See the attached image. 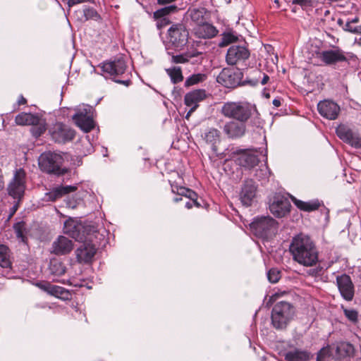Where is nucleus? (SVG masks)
Returning a JSON list of instances; mask_svg holds the SVG:
<instances>
[{"label":"nucleus","mask_w":361,"mask_h":361,"mask_svg":"<svg viewBox=\"0 0 361 361\" xmlns=\"http://www.w3.org/2000/svg\"><path fill=\"white\" fill-rule=\"evenodd\" d=\"M289 250L293 259L304 267L315 266L319 261V251L314 241L300 233L293 238Z\"/></svg>","instance_id":"1"},{"label":"nucleus","mask_w":361,"mask_h":361,"mask_svg":"<svg viewBox=\"0 0 361 361\" xmlns=\"http://www.w3.org/2000/svg\"><path fill=\"white\" fill-rule=\"evenodd\" d=\"M254 105L247 102H228L224 104L221 112L226 118H233L239 122H247L256 112Z\"/></svg>","instance_id":"2"},{"label":"nucleus","mask_w":361,"mask_h":361,"mask_svg":"<svg viewBox=\"0 0 361 361\" xmlns=\"http://www.w3.org/2000/svg\"><path fill=\"white\" fill-rule=\"evenodd\" d=\"M295 313L294 307L288 302H276L271 311V324L276 329H285L293 319Z\"/></svg>","instance_id":"3"},{"label":"nucleus","mask_w":361,"mask_h":361,"mask_svg":"<svg viewBox=\"0 0 361 361\" xmlns=\"http://www.w3.org/2000/svg\"><path fill=\"white\" fill-rule=\"evenodd\" d=\"M38 162L40 169L47 173L60 176L67 172V169L62 167L63 158L59 153H42L39 157Z\"/></svg>","instance_id":"4"},{"label":"nucleus","mask_w":361,"mask_h":361,"mask_svg":"<svg viewBox=\"0 0 361 361\" xmlns=\"http://www.w3.org/2000/svg\"><path fill=\"white\" fill-rule=\"evenodd\" d=\"M189 32L183 24H174L168 30V44L176 50H182L188 41Z\"/></svg>","instance_id":"5"},{"label":"nucleus","mask_w":361,"mask_h":361,"mask_svg":"<svg viewBox=\"0 0 361 361\" xmlns=\"http://www.w3.org/2000/svg\"><path fill=\"white\" fill-rule=\"evenodd\" d=\"M250 228L255 235L268 238L276 231L277 223L270 216L257 217L250 224Z\"/></svg>","instance_id":"6"},{"label":"nucleus","mask_w":361,"mask_h":361,"mask_svg":"<svg viewBox=\"0 0 361 361\" xmlns=\"http://www.w3.org/2000/svg\"><path fill=\"white\" fill-rule=\"evenodd\" d=\"M26 173L22 169H16L8 186V194L18 201L23 197L25 190Z\"/></svg>","instance_id":"7"},{"label":"nucleus","mask_w":361,"mask_h":361,"mask_svg":"<svg viewBox=\"0 0 361 361\" xmlns=\"http://www.w3.org/2000/svg\"><path fill=\"white\" fill-rule=\"evenodd\" d=\"M51 138L58 143L71 141L75 137V131L66 125L56 123L49 130Z\"/></svg>","instance_id":"8"},{"label":"nucleus","mask_w":361,"mask_h":361,"mask_svg":"<svg viewBox=\"0 0 361 361\" xmlns=\"http://www.w3.org/2000/svg\"><path fill=\"white\" fill-rule=\"evenodd\" d=\"M216 80L226 87L233 88L240 83L241 73L231 68H224L217 76Z\"/></svg>","instance_id":"9"},{"label":"nucleus","mask_w":361,"mask_h":361,"mask_svg":"<svg viewBox=\"0 0 361 361\" xmlns=\"http://www.w3.org/2000/svg\"><path fill=\"white\" fill-rule=\"evenodd\" d=\"M99 67L104 74L115 78L123 74L126 70L127 66L125 60L122 58H119L114 61L104 62Z\"/></svg>","instance_id":"10"},{"label":"nucleus","mask_w":361,"mask_h":361,"mask_svg":"<svg viewBox=\"0 0 361 361\" xmlns=\"http://www.w3.org/2000/svg\"><path fill=\"white\" fill-rule=\"evenodd\" d=\"M336 135L343 142L355 148L361 147V137L357 133L353 132L348 126L341 124L336 130Z\"/></svg>","instance_id":"11"},{"label":"nucleus","mask_w":361,"mask_h":361,"mask_svg":"<svg viewBox=\"0 0 361 361\" xmlns=\"http://www.w3.org/2000/svg\"><path fill=\"white\" fill-rule=\"evenodd\" d=\"M249 56L250 51L245 47L233 45L228 49L226 59L229 65H235L245 61Z\"/></svg>","instance_id":"12"},{"label":"nucleus","mask_w":361,"mask_h":361,"mask_svg":"<svg viewBox=\"0 0 361 361\" xmlns=\"http://www.w3.org/2000/svg\"><path fill=\"white\" fill-rule=\"evenodd\" d=\"M336 283L341 296L347 301H351L354 297V285L350 277L342 274L336 277Z\"/></svg>","instance_id":"13"},{"label":"nucleus","mask_w":361,"mask_h":361,"mask_svg":"<svg viewBox=\"0 0 361 361\" xmlns=\"http://www.w3.org/2000/svg\"><path fill=\"white\" fill-rule=\"evenodd\" d=\"M319 54L321 61L326 65L329 66L334 65L339 62L347 61L348 59L344 51L338 47L322 51Z\"/></svg>","instance_id":"14"},{"label":"nucleus","mask_w":361,"mask_h":361,"mask_svg":"<svg viewBox=\"0 0 361 361\" xmlns=\"http://www.w3.org/2000/svg\"><path fill=\"white\" fill-rule=\"evenodd\" d=\"M288 200L281 195H276L269 205L270 212L276 217H283L290 211Z\"/></svg>","instance_id":"15"},{"label":"nucleus","mask_w":361,"mask_h":361,"mask_svg":"<svg viewBox=\"0 0 361 361\" xmlns=\"http://www.w3.org/2000/svg\"><path fill=\"white\" fill-rule=\"evenodd\" d=\"M317 109L323 117L329 120L336 119L340 112L339 106L331 100L319 102L317 104Z\"/></svg>","instance_id":"16"},{"label":"nucleus","mask_w":361,"mask_h":361,"mask_svg":"<svg viewBox=\"0 0 361 361\" xmlns=\"http://www.w3.org/2000/svg\"><path fill=\"white\" fill-rule=\"evenodd\" d=\"M256 192L257 185L255 183L250 179L245 180L240 193V198L243 204L246 207L251 205L256 196Z\"/></svg>","instance_id":"17"},{"label":"nucleus","mask_w":361,"mask_h":361,"mask_svg":"<svg viewBox=\"0 0 361 361\" xmlns=\"http://www.w3.org/2000/svg\"><path fill=\"white\" fill-rule=\"evenodd\" d=\"M95 246L90 242L83 243L75 250L76 257L80 263H88L92 261L96 253Z\"/></svg>","instance_id":"18"},{"label":"nucleus","mask_w":361,"mask_h":361,"mask_svg":"<svg viewBox=\"0 0 361 361\" xmlns=\"http://www.w3.org/2000/svg\"><path fill=\"white\" fill-rule=\"evenodd\" d=\"M246 122L229 121L224 126V132L229 138H238L245 133Z\"/></svg>","instance_id":"19"},{"label":"nucleus","mask_w":361,"mask_h":361,"mask_svg":"<svg viewBox=\"0 0 361 361\" xmlns=\"http://www.w3.org/2000/svg\"><path fill=\"white\" fill-rule=\"evenodd\" d=\"M192 32L198 38L210 39L217 35L218 30L214 25L205 21L198 25H195Z\"/></svg>","instance_id":"20"},{"label":"nucleus","mask_w":361,"mask_h":361,"mask_svg":"<svg viewBox=\"0 0 361 361\" xmlns=\"http://www.w3.org/2000/svg\"><path fill=\"white\" fill-rule=\"evenodd\" d=\"M77 189L76 186L72 185H61L54 188L49 192L44 194L43 200L46 202H54L61 197L62 196L74 192Z\"/></svg>","instance_id":"21"},{"label":"nucleus","mask_w":361,"mask_h":361,"mask_svg":"<svg viewBox=\"0 0 361 361\" xmlns=\"http://www.w3.org/2000/svg\"><path fill=\"white\" fill-rule=\"evenodd\" d=\"M202 137L205 142L210 146L212 152L218 156L217 145L221 142V133L216 128H212L206 130Z\"/></svg>","instance_id":"22"},{"label":"nucleus","mask_w":361,"mask_h":361,"mask_svg":"<svg viewBox=\"0 0 361 361\" xmlns=\"http://www.w3.org/2000/svg\"><path fill=\"white\" fill-rule=\"evenodd\" d=\"M37 286L48 294L56 298L66 300L68 298L69 292L63 287L51 284L47 282L39 283Z\"/></svg>","instance_id":"23"},{"label":"nucleus","mask_w":361,"mask_h":361,"mask_svg":"<svg viewBox=\"0 0 361 361\" xmlns=\"http://www.w3.org/2000/svg\"><path fill=\"white\" fill-rule=\"evenodd\" d=\"M206 98V92L204 90L198 89L188 92L184 97L185 104L193 109H197L199 103Z\"/></svg>","instance_id":"24"},{"label":"nucleus","mask_w":361,"mask_h":361,"mask_svg":"<svg viewBox=\"0 0 361 361\" xmlns=\"http://www.w3.org/2000/svg\"><path fill=\"white\" fill-rule=\"evenodd\" d=\"M236 161L238 165L243 167L251 169L258 164L259 159L255 152L251 151H243L239 154Z\"/></svg>","instance_id":"25"},{"label":"nucleus","mask_w":361,"mask_h":361,"mask_svg":"<svg viewBox=\"0 0 361 361\" xmlns=\"http://www.w3.org/2000/svg\"><path fill=\"white\" fill-rule=\"evenodd\" d=\"M73 245L71 240L64 236H59L52 245L53 251L56 255H65L70 252Z\"/></svg>","instance_id":"26"},{"label":"nucleus","mask_w":361,"mask_h":361,"mask_svg":"<svg viewBox=\"0 0 361 361\" xmlns=\"http://www.w3.org/2000/svg\"><path fill=\"white\" fill-rule=\"evenodd\" d=\"M73 120L75 124L84 132H90L94 127L92 116H83L81 114H74Z\"/></svg>","instance_id":"27"},{"label":"nucleus","mask_w":361,"mask_h":361,"mask_svg":"<svg viewBox=\"0 0 361 361\" xmlns=\"http://www.w3.org/2000/svg\"><path fill=\"white\" fill-rule=\"evenodd\" d=\"M15 122L18 126H32L39 123V116L37 114L22 112L16 116Z\"/></svg>","instance_id":"28"},{"label":"nucleus","mask_w":361,"mask_h":361,"mask_svg":"<svg viewBox=\"0 0 361 361\" xmlns=\"http://www.w3.org/2000/svg\"><path fill=\"white\" fill-rule=\"evenodd\" d=\"M354 353V347L352 344L346 342L338 343L336 348L335 356L337 359L341 360L351 357Z\"/></svg>","instance_id":"29"},{"label":"nucleus","mask_w":361,"mask_h":361,"mask_svg":"<svg viewBox=\"0 0 361 361\" xmlns=\"http://www.w3.org/2000/svg\"><path fill=\"white\" fill-rule=\"evenodd\" d=\"M286 361H307L310 359V354L304 350H294L284 354Z\"/></svg>","instance_id":"30"},{"label":"nucleus","mask_w":361,"mask_h":361,"mask_svg":"<svg viewBox=\"0 0 361 361\" xmlns=\"http://www.w3.org/2000/svg\"><path fill=\"white\" fill-rule=\"evenodd\" d=\"M206 11L203 8H190L188 11V15L190 16L192 23H195V25H198L204 22H205L204 15Z\"/></svg>","instance_id":"31"},{"label":"nucleus","mask_w":361,"mask_h":361,"mask_svg":"<svg viewBox=\"0 0 361 361\" xmlns=\"http://www.w3.org/2000/svg\"><path fill=\"white\" fill-rule=\"evenodd\" d=\"M292 200L298 208L305 212H312L317 209L319 207L318 201L303 202L292 197Z\"/></svg>","instance_id":"32"},{"label":"nucleus","mask_w":361,"mask_h":361,"mask_svg":"<svg viewBox=\"0 0 361 361\" xmlns=\"http://www.w3.org/2000/svg\"><path fill=\"white\" fill-rule=\"evenodd\" d=\"M13 229L17 238L23 243H26V235L28 232L26 224L24 221H19L13 225Z\"/></svg>","instance_id":"33"},{"label":"nucleus","mask_w":361,"mask_h":361,"mask_svg":"<svg viewBox=\"0 0 361 361\" xmlns=\"http://www.w3.org/2000/svg\"><path fill=\"white\" fill-rule=\"evenodd\" d=\"M0 266L3 268H10L11 266L8 248L4 245H0Z\"/></svg>","instance_id":"34"},{"label":"nucleus","mask_w":361,"mask_h":361,"mask_svg":"<svg viewBox=\"0 0 361 361\" xmlns=\"http://www.w3.org/2000/svg\"><path fill=\"white\" fill-rule=\"evenodd\" d=\"M178 194L180 196H185L193 202L194 205L197 207H200V204L197 201V195L192 190L181 187L178 189Z\"/></svg>","instance_id":"35"},{"label":"nucleus","mask_w":361,"mask_h":361,"mask_svg":"<svg viewBox=\"0 0 361 361\" xmlns=\"http://www.w3.org/2000/svg\"><path fill=\"white\" fill-rule=\"evenodd\" d=\"M168 75L170 76L171 82L174 84L181 82L183 80L182 71L180 67H173L166 70Z\"/></svg>","instance_id":"36"},{"label":"nucleus","mask_w":361,"mask_h":361,"mask_svg":"<svg viewBox=\"0 0 361 361\" xmlns=\"http://www.w3.org/2000/svg\"><path fill=\"white\" fill-rule=\"evenodd\" d=\"M207 78V76L204 73L193 74L186 79L185 86L189 87L204 82Z\"/></svg>","instance_id":"37"},{"label":"nucleus","mask_w":361,"mask_h":361,"mask_svg":"<svg viewBox=\"0 0 361 361\" xmlns=\"http://www.w3.org/2000/svg\"><path fill=\"white\" fill-rule=\"evenodd\" d=\"M50 269L53 274L62 276L66 272V267L61 262H53L51 263Z\"/></svg>","instance_id":"38"},{"label":"nucleus","mask_w":361,"mask_h":361,"mask_svg":"<svg viewBox=\"0 0 361 361\" xmlns=\"http://www.w3.org/2000/svg\"><path fill=\"white\" fill-rule=\"evenodd\" d=\"M178 9L175 5L166 6L164 8L159 9L155 12V15L158 17H164L170 13H174Z\"/></svg>","instance_id":"39"},{"label":"nucleus","mask_w":361,"mask_h":361,"mask_svg":"<svg viewBox=\"0 0 361 361\" xmlns=\"http://www.w3.org/2000/svg\"><path fill=\"white\" fill-rule=\"evenodd\" d=\"M32 133L35 137H39L46 130L45 123L39 118L38 124L32 125Z\"/></svg>","instance_id":"40"},{"label":"nucleus","mask_w":361,"mask_h":361,"mask_svg":"<svg viewBox=\"0 0 361 361\" xmlns=\"http://www.w3.org/2000/svg\"><path fill=\"white\" fill-rule=\"evenodd\" d=\"M281 273L276 268H272L269 269L267 272L268 280L272 283H277L279 280L281 279Z\"/></svg>","instance_id":"41"},{"label":"nucleus","mask_w":361,"mask_h":361,"mask_svg":"<svg viewBox=\"0 0 361 361\" xmlns=\"http://www.w3.org/2000/svg\"><path fill=\"white\" fill-rule=\"evenodd\" d=\"M237 39H238V37L231 32L224 33L223 35L221 41L219 42V46L220 47L227 46L230 43L235 42L237 40Z\"/></svg>","instance_id":"42"},{"label":"nucleus","mask_w":361,"mask_h":361,"mask_svg":"<svg viewBox=\"0 0 361 361\" xmlns=\"http://www.w3.org/2000/svg\"><path fill=\"white\" fill-rule=\"evenodd\" d=\"M63 231L64 233L74 237L76 232V226L74 221L71 219L66 221L64 223Z\"/></svg>","instance_id":"43"},{"label":"nucleus","mask_w":361,"mask_h":361,"mask_svg":"<svg viewBox=\"0 0 361 361\" xmlns=\"http://www.w3.org/2000/svg\"><path fill=\"white\" fill-rule=\"evenodd\" d=\"M83 14L85 20H97L99 19V15L92 8H87L83 10Z\"/></svg>","instance_id":"44"},{"label":"nucleus","mask_w":361,"mask_h":361,"mask_svg":"<svg viewBox=\"0 0 361 361\" xmlns=\"http://www.w3.org/2000/svg\"><path fill=\"white\" fill-rule=\"evenodd\" d=\"M75 114H81L85 117L92 116V108L91 106L89 105L80 106L77 109V112Z\"/></svg>","instance_id":"45"},{"label":"nucleus","mask_w":361,"mask_h":361,"mask_svg":"<svg viewBox=\"0 0 361 361\" xmlns=\"http://www.w3.org/2000/svg\"><path fill=\"white\" fill-rule=\"evenodd\" d=\"M195 54H192L190 56V57L195 56ZM189 60V56L188 55L180 54L172 56V62L175 63H185L188 62Z\"/></svg>","instance_id":"46"},{"label":"nucleus","mask_w":361,"mask_h":361,"mask_svg":"<svg viewBox=\"0 0 361 361\" xmlns=\"http://www.w3.org/2000/svg\"><path fill=\"white\" fill-rule=\"evenodd\" d=\"M345 316L351 322H355L357 320V312L353 309H344Z\"/></svg>","instance_id":"47"},{"label":"nucleus","mask_w":361,"mask_h":361,"mask_svg":"<svg viewBox=\"0 0 361 361\" xmlns=\"http://www.w3.org/2000/svg\"><path fill=\"white\" fill-rule=\"evenodd\" d=\"M343 29L345 31H348L352 33H355V30H356V26H353V23H351L350 21H347L345 25L343 27Z\"/></svg>","instance_id":"48"},{"label":"nucleus","mask_w":361,"mask_h":361,"mask_svg":"<svg viewBox=\"0 0 361 361\" xmlns=\"http://www.w3.org/2000/svg\"><path fill=\"white\" fill-rule=\"evenodd\" d=\"M328 353V350L326 348H322L318 353L317 355V361H323V358L326 356Z\"/></svg>","instance_id":"49"},{"label":"nucleus","mask_w":361,"mask_h":361,"mask_svg":"<svg viewBox=\"0 0 361 361\" xmlns=\"http://www.w3.org/2000/svg\"><path fill=\"white\" fill-rule=\"evenodd\" d=\"M90 0H68V5L69 7H72L78 4L83 3V2H87Z\"/></svg>","instance_id":"50"},{"label":"nucleus","mask_w":361,"mask_h":361,"mask_svg":"<svg viewBox=\"0 0 361 361\" xmlns=\"http://www.w3.org/2000/svg\"><path fill=\"white\" fill-rule=\"evenodd\" d=\"M115 82L119 84L124 85L126 86H128L131 82L130 80H115Z\"/></svg>","instance_id":"51"},{"label":"nucleus","mask_w":361,"mask_h":361,"mask_svg":"<svg viewBox=\"0 0 361 361\" xmlns=\"http://www.w3.org/2000/svg\"><path fill=\"white\" fill-rule=\"evenodd\" d=\"M262 75H263V78H262V79L260 82H261L262 85H265L269 80V77L267 74H265V73H262Z\"/></svg>","instance_id":"52"},{"label":"nucleus","mask_w":361,"mask_h":361,"mask_svg":"<svg viewBox=\"0 0 361 361\" xmlns=\"http://www.w3.org/2000/svg\"><path fill=\"white\" fill-rule=\"evenodd\" d=\"M175 0H158V4L160 5H166L169 4L171 2L174 1Z\"/></svg>","instance_id":"53"},{"label":"nucleus","mask_w":361,"mask_h":361,"mask_svg":"<svg viewBox=\"0 0 361 361\" xmlns=\"http://www.w3.org/2000/svg\"><path fill=\"white\" fill-rule=\"evenodd\" d=\"M292 1L293 4L302 5V4H305L307 2H309L310 0H292Z\"/></svg>","instance_id":"54"},{"label":"nucleus","mask_w":361,"mask_h":361,"mask_svg":"<svg viewBox=\"0 0 361 361\" xmlns=\"http://www.w3.org/2000/svg\"><path fill=\"white\" fill-rule=\"evenodd\" d=\"M272 104H273V105H274V106H276V107H279V106H281V100H280V99H279V98H276V99H274L273 100V102H272Z\"/></svg>","instance_id":"55"},{"label":"nucleus","mask_w":361,"mask_h":361,"mask_svg":"<svg viewBox=\"0 0 361 361\" xmlns=\"http://www.w3.org/2000/svg\"><path fill=\"white\" fill-rule=\"evenodd\" d=\"M196 109H193V108H191L190 107V110L188 111L187 114L185 115V118L187 120L189 119V118L190 117L191 114L195 111Z\"/></svg>","instance_id":"56"},{"label":"nucleus","mask_w":361,"mask_h":361,"mask_svg":"<svg viewBox=\"0 0 361 361\" xmlns=\"http://www.w3.org/2000/svg\"><path fill=\"white\" fill-rule=\"evenodd\" d=\"M26 102H27L26 99H25L23 96H20L18 101V103L19 105L25 104Z\"/></svg>","instance_id":"57"},{"label":"nucleus","mask_w":361,"mask_h":361,"mask_svg":"<svg viewBox=\"0 0 361 361\" xmlns=\"http://www.w3.org/2000/svg\"><path fill=\"white\" fill-rule=\"evenodd\" d=\"M66 204H67V206L71 209H75L77 207L76 204L74 202H72L71 201H68Z\"/></svg>","instance_id":"58"},{"label":"nucleus","mask_w":361,"mask_h":361,"mask_svg":"<svg viewBox=\"0 0 361 361\" xmlns=\"http://www.w3.org/2000/svg\"><path fill=\"white\" fill-rule=\"evenodd\" d=\"M193 205H194L193 202H190V201L186 202L185 204V207L188 209H191Z\"/></svg>","instance_id":"59"},{"label":"nucleus","mask_w":361,"mask_h":361,"mask_svg":"<svg viewBox=\"0 0 361 361\" xmlns=\"http://www.w3.org/2000/svg\"><path fill=\"white\" fill-rule=\"evenodd\" d=\"M355 34H360L361 35V25L356 26V30H354Z\"/></svg>","instance_id":"60"},{"label":"nucleus","mask_w":361,"mask_h":361,"mask_svg":"<svg viewBox=\"0 0 361 361\" xmlns=\"http://www.w3.org/2000/svg\"><path fill=\"white\" fill-rule=\"evenodd\" d=\"M351 23H357L359 22V18L357 17H355L353 19H351L350 20H349Z\"/></svg>","instance_id":"61"},{"label":"nucleus","mask_w":361,"mask_h":361,"mask_svg":"<svg viewBox=\"0 0 361 361\" xmlns=\"http://www.w3.org/2000/svg\"><path fill=\"white\" fill-rule=\"evenodd\" d=\"M17 208H18V204H16L13 207V208H12V212H11V216L13 215V214L16 212Z\"/></svg>","instance_id":"62"},{"label":"nucleus","mask_w":361,"mask_h":361,"mask_svg":"<svg viewBox=\"0 0 361 361\" xmlns=\"http://www.w3.org/2000/svg\"><path fill=\"white\" fill-rule=\"evenodd\" d=\"M320 271V270H317V269H314V270H310V274L312 275H317L319 274V272Z\"/></svg>","instance_id":"63"},{"label":"nucleus","mask_w":361,"mask_h":361,"mask_svg":"<svg viewBox=\"0 0 361 361\" xmlns=\"http://www.w3.org/2000/svg\"><path fill=\"white\" fill-rule=\"evenodd\" d=\"M337 23H338V24L340 26H341L342 27H343V25H345V23H344L343 20L342 19H341V18H339V19L338 20V22H337Z\"/></svg>","instance_id":"64"}]
</instances>
